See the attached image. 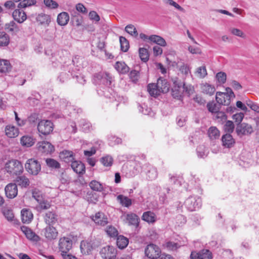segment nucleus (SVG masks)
I'll list each match as a JSON object with an SVG mask.
<instances>
[{
	"label": "nucleus",
	"mask_w": 259,
	"mask_h": 259,
	"mask_svg": "<svg viewBox=\"0 0 259 259\" xmlns=\"http://www.w3.org/2000/svg\"><path fill=\"white\" fill-rule=\"evenodd\" d=\"M93 221L97 225L104 226L108 223L107 218L101 212H98L92 218Z\"/></svg>",
	"instance_id": "19"
},
{
	"label": "nucleus",
	"mask_w": 259,
	"mask_h": 259,
	"mask_svg": "<svg viewBox=\"0 0 259 259\" xmlns=\"http://www.w3.org/2000/svg\"><path fill=\"white\" fill-rule=\"evenodd\" d=\"M230 32L231 33L236 36L244 38L245 37V35L242 31L241 30L238 29V28H232L230 29Z\"/></svg>",
	"instance_id": "64"
},
{
	"label": "nucleus",
	"mask_w": 259,
	"mask_h": 259,
	"mask_svg": "<svg viewBox=\"0 0 259 259\" xmlns=\"http://www.w3.org/2000/svg\"><path fill=\"white\" fill-rule=\"evenodd\" d=\"M35 20L40 25L48 26L51 21V17L49 15L41 13L36 15Z\"/></svg>",
	"instance_id": "20"
},
{
	"label": "nucleus",
	"mask_w": 259,
	"mask_h": 259,
	"mask_svg": "<svg viewBox=\"0 0 259 259\" xmlns=\"http://www.w3.org/2000/svg\"><path fill=\"white\" fill-rule=\"evenodd\" d=\"M94 80L97 83L109 87L111 85L112 77L109 73L100 72L94 75Z\"/></svg>",
	"instance_id": "5"
},
{
	"label": "nucleus",
	"mask_w": 259,
	"mask_h": 259,
	"mask_svg": "<svg viewBox=\"0 0 259 259\" xmlns=\"http://www.w3.org/2000/svg\"><path fill=\"white\" fill-rule=\"evenodd\" d=\"M119 42L120 44L121 50L124 52H126L130 48L128 41L123 36L119 37Z\"/></svg>",
	"instance_id": "47"
},
{
	"label": "nucleus",
	"mask_w": 259,
	"mask_h": 259,
	"mask_svg": "<svg viewBox=\"0 0 259 259\" xmlns=\"http://www.w3.org/2000/svg\"><path fill=\"white\" fill-rule=\"evenodd\" d=\"M253 132L252 126L246 123L238 124L236 128V132L238 135H246L250 134Z\"/></svg>",
	"instance_id": "12"
},
{
	"label": "nucleus",
	"mask_w": 259,
	"mask_h": 259,
	"mask_svg": "<svg viewBox=\"0 0 259 259\" xmlns=\"http://www.w3.org/2000/svg\"><path fill=\"white\" fill-rule=\"evenodd\" d=\"M139 76V72L135 70H132L130 73V77L134 82H136L138 80Z\"/></svg>",
	"instance_id": "62"
},
{
	"label": "nucleus",
	"mask_w": 259,
	"mask_h": 259,
	"mask_svg": "<svg viewBox=\"0 0 259 259\" xmlns=\"http://www.w3.org/2000/svg\"><path fill=\"white\" fill-rule=\"evenodd\" d=\"M39 133L45 136L49 135L53 130V124L49 120H42L37 125Z\"/></svg>",
	"instance_id": "7"
},
{
	"label": "nucleus",
	"mask_w": 259,
	"mask_h": 259,
	"mask_svg": "<svg viewBox=\"0 0 259 259\" xmlns=\"http://www.w3.org/2000/svg\"><path fill=\"white\" fill-rule=\"evenodd\" d=\"M145 253L148 257L151 259H156L160 256L161 250L158 246L153 244H150L146 248Z\"/></svg>",
	"instance_id": "9"
},
{
	"label": "nucleus",
	"mask_w": 259,
	"mask_h": 259,
	"mask_svg": "<svg viewBox=\"0 0 259 259\" xmlns=\"http://www.w3.org/2000/svg\"><path fill=\"white\" fill-rule=\"evenodd\" d=\"M142 219L149 223H153L156 221V215L150 211H146L143 213Z\"/></svg>",
	"instance_id": "37"
},
{
	"label": "nucleus",
	"mask_w": 259,
	"mask_h": 259,
	"mask_svg": "<svg viewBox=\"0 0 259 259\" xmlns=\"http://www.w3.org/2000/svg\"><path fill=\"white\" fill-rule=\"evenodd\" d=\"M72 247V237L71 236L63 237L60 239L59 249L61 252L63 259H76L74 256L68 253Z\"/></svg>",
	"instance_id": "1"
},
{
	"label": "nucleus",
	"mask_w": 259,
	"mask_h": 259,
	"mask_svg": "<svg viewBox=\"0 0 259 259\" xmlns=\"http://www.w3.org/2000/svg\"><path fill=\"white\" fill-rule=\"evenodd\" d=\"M11 65L7 60H0V72L7 73L11 70Z\"/></svg>",
	"instance_id": "42"
},
{
	"label": "nucleus",
	"mask_w": 259,
	"mask_h": 259,
	"mask_svg": "<svg viewBox=\"0 0 259 259\" xmlns=\"http://www.w3.org/2000/svg\"><path fill=\"white\" fill-rule=\"evenodd\" d=\"M197 153L199 157L204 158L206 156V150L203 146H200L197 148Z\"/></svg>",
	"instance_id": "63"
},
{
	"label": "nucleus",
	"mask_w": 259,
	"mask_h": 259,
	"mask_svg": "<svg viewBox=\"0 0 259 259\" xmlns=\"http://www.w3.org/2000/svg\"><path fill=\"white\" fill-rule=\"evenodd\" d=\"M32 197L38 202L43 199L41 192L37 189L32 191Z\"/></svg>",
	"instance_id": "61"
},
{
	"label": "nucleus",
	"mask_w": 259,
	"mask_h": 259,
	"mask_svg": "<svg viewBox=\"0 0 259 259\" xmlns=\"http://www.w3.org/2000/svg\"><path fill=\"white\" fill-rule=\"evenodd\" d=\"M5 29L8 33L14 35H17L20 31L21 27L15 21H11L5 24Z\"/></svg>",
	"instance_id": "13"
},
{
	"label": "nucleus",
	"mask_w": 259,
	"mask_h": 259,
	"mask_svg": "<svg viewBox=\"0 0 259 259\" xmlns=\"http://www.w3.org/2000/svg\"><path fill=\"white\" fill-rule=\"evenodd\" d=\"M225 130L228 133H232L234 129V124L232 121L228 120L226 121L225 126Z\"/></svg>",
	"instance_id": "60"
},
{
	"label": "nucleus",
	"mask_w": 259,
	"mask_h": 259,
	"mask_svg": "<svg viewBox=\"0 0 259 259\" xmlns=\"http://www.w3.org/2000/svg\"><path fill=\"white\" fill-rule=\"evenodd\" d=\"M6 135L10 138H14L17 137L19 131L18 128L14 125H8L5 127Z\"/></svg>",
	"instance_id": "23"
},
{
	"label": "nucleus",
	"mask_w": 259,
	"mask_h": 259,
	"mask_svg": "<svg viewBox=\"0 0 259 259\" xmlns=\"http://www.w3.org/2000/svg\"><path fill=\"white\" fill-rule=\"evenodd\" d=\"M117 200L122 206L127 208L131 206L133 203V200L121 194L117 196Z\"/></svg>",
	"instance_id": "26"
},
{
	"label": "nucleus",
	"mask_w": 259,
	"mask_h": 259,
	"mask_svg": "<svg viewBox=\"0 0 259 259\" xmlns=\"http://www.w3.org/2000/svg\"><path fill=\"white\" fill-rule=\"evenodd\" d=\"M174 86L171 89V95L174 98L180 100L184 92L190 94L192 92L191 88L188 89L185 84L176 78L173 82Z\"/></svg>",
	"instance_id": "2"
},
{
	"label": "nucleus",
	"mask_w": 259,
	"mask_h": 259,
	"mask_svg": "<svg viewBox=\"0 0 259 259\" xmlns=\"http://www.w3.org/2000/svg\"><path fill=\"white\" fill-rule=\"evenodd\" d=\"M18 8L14 11L12 16L14 19L19 23H22L27 19V16L24 11Z\"/></svg>",
	"instance_id": "15"
},
{
	"label": "nucleus",
	"mask_w": 259,
	"mask_h": 259,
	"mask_svg": "<svg viewBox=\"0 0 259 259\" xmlns=\"http://www.w3.org/2000/svg\"><path fill=\"white\" fill-rule=\"evenodd\" d=\"M125 31L134 37H137L138 35V33L136 27L132 24L127 25L125 27Z\"/></svg>",
	"instance_id": "52"
},
{
	"label": "nucleus",
	"mask_w": 259,
	"mask_h": 259,
	"mask_svg": "<svg viewBox=\"0 0 259 259\" xmlns=\"http://www.w3.org/2000/svg\"><path fill=\"white\" fill-rule=\"evenodd\" d=\"M114 67L116 70L121 74H125L130 70L128 66L123 62H117Z\"/></svg>",
	"instance_id": "30"
},
{
	"label": "nucleus",
	"mask_w": 259,
	"mask_h": 259,
	"mask_svg": "<svg viewBox=\"0 0 259 259\" xmlns=\"http://www.w3.org/2000/svg\"><path fill=\"white\" fill-rule=\"evenodd\" d=\"M208 137L211 140L218 139L220 136V133L215 126L210 127L207 132Z\"/></svg>",
	"instance_id": "41"
},
{
	"label": "nucleus",
	"mask_w": 259,
	"mask_h": 259,
	"mask_svg": "<svg viewBox=\"0 0 259 259\" xmlns=\"http://www.w3.org/2000/svg\"><path fill=\"white\" fill-rule=\"evenodd\" d=\"M215 78L220 84H224L227 79V74L225 72L220 71L217 73Z\"/></svg>",
	"instance_id": "53"
},
{
	"label": "nucleus",
	"mask_w": 259,
	"mask_h": 259,
	"mask_svg": "<svg viewBox=\"0 0 259 259\" xmlns=\"http://www.w3.org/2000/svg\"><path fill=\"white\" fill-rule=\"evenodd\" d=\"M156 84L160 93H166L168 92L169 85L166 79L159 78Z\"/></svg>",
	"instance_id": "22"
},
{
	"label": "nucleus",
	"mask_w": 259,
	"mask_h": 259,
	"mask_svg": "<svg viewBox=\"0 0 259 259\" xmlns=\"http://www.w3.org/2000/svg\"><path fill=\"white\" fill-rule=\"evenodd\" d=\"M201 89L203 93L210 96L213 95L215 91V89L213 85L207 83L201 84Z\"/></svg>",
	"instance_id": "34"
},
{
	"label": "nucleus",
	"mask_w": 259,
	"mask_h": 259,
	"mask_svg": "<svg viewBox=\"0 0 259 259\" xmlns=\"http://www.w3.org/2000/svg\"><path fill=\"white\" fill-rule=\"evenodd\" d=\"M45 161L48 167L51 169H58L61 167V164L56 160L48 158L45 159Z\"/></svg>",
	"instance_id": "40"
},
{
	"label": "nucleus",
	"mask_w": 259,
	"mask_h": 259,
	"mask_svg": "<svg viewBox=\"0 0 259 259\" xmlns=\"http://www.w3.org/2000/svg\"><path fill=\"white\" fill-rule=\"evenodd\" d=\"M59 156L65 162H72L74 159L73 153L71 151H63L60 153Z\"/></svg>",
	"instance_id": "25"
},
{
	"label": "nucleus",
	"mask_w": 259,
	"mask_h": 259,
	"mask_svg": "<svg viewBox=\"0 0 259 259\" xmlns=\"http://www.w3.org/2000/svg\"><path fill=\"white\" fill-rule=\"evenodd\" d=\"M139 56L141 60L144 62L148 61L149 58V55L147 49L141 48L139 50Z\"/></svg>",
	"instance_id": "49"
},
{
	"label": "nucleus",
	"mask_w": 259,
	"mask_h": 259,
	"mask_svg": "<svg viewBox=\"0 0 259 259\" xmlns=\"http://www.w3.org/2000/svg\"><path fill=\"white\" fill-rule=\"evenodd\" d=\"M220 105H218L214 102H209L207 104L208 111L211 113L218 112L220 110Z\"/></svg>",
	"instance_id": "54"
},
{
	"label": "nucleus",
	"mask_w": 259,
	"mask_h": 259,
	"mask_svg": "<svg viewBox=\"0 0 259 259\" xmlns=\"http://www.w3.org/2000/svg\"><path fill=\"white\" fill-rule=\"evenodd\" d=\"M45 220L46 224H48L49 226H51L57 222V215L54 212L49 211L46 213L45 217Z\"/></svg>",
	"instance_id": "33"
},
{
	"label": "nucleus",
	"mask_w": 259,
	"mask_h": 259,
	"mask_svg": "<svg viewBox=\"0 0 259 259\" xmlns=\"http://www.w3.org/2000/svg\"><path fill=\"white\" fill-rule=\"evenodd\" d=\"M101 162L104 166L110 167L112 165L113 162V158L110 155H106L100 159Z\"/></svg>",
	"instance_id": "48"
},
{
	"label": "nucleus",
	"mask_w": 259,
	"mask_h": 259,
	"mask_svg": "<svg viewBox=\"0 0 259 259\" xmlns=\"http://www.w3.org/2000/svg\"><path fill=\"white\" fill-rule=\"evenodd\" d=\"M45 235L48 239H54L57 237L58 232L55 228L49 226L46 228Z\"/></svg>",
	"instance_id": "28"
},
{
	"label": "nucleus",
	"mask_w": 259,
	"mask_h": 259,
	"mask_svg": "<svg viewBox=\"0 0 259 259\" xmlns=\"http://www.w3.org/2000/svg\"><path fill=\"white\" fill-rule=\"evenodd\" d=\"M201 199L199 197L191 196L186 199L185 205L190 211H195L201 206Z\"/></svg>",
	"instance_id": "6"
},
{
	"label": "nucleus",
	"mask_w": 259,
	"mask_h": 259,
	"mask_svg": "<svg viewBox=\"0 0 259 259\" xmlns=\"http://www.w3.org/2000/svg\"><path fill=\"white\" fill-rule=\"evenodd\" d=\"M21 230L29 240L35 242L40 240V237L27 227L22 226Z\"/></svg>",
	"instance_id": "17"
},
{
	"label": "nucleus",
	"mask_w": 259,
	"mask_h": 259,
	"mask_svg": "<svg viewBox=\"0 0 259 259\" xmlns=\"http://www.w3.org/2000/svg\"><path fill=\"white\" fill-rule=\"evenodd\" d=\"M105 232L110 237H116L117 236L118 234L117 230L111 225L108 226L106 227Z\"/></svg>",
	"instance_id": "50"
},
{
	"label": "nucleus",
	"mask_w": 259,
	"mask_h": 259,
	"mask_svg": "<svg viewBox=\"0 0 259 259\" xmlns=\"http://www.w3.org/2000/svg\"><path fill=\"white\" fill-rule=\"evenodd\" d=\"M89 186L91 189L94 191L101 192L103 190V184L96 180L92 181L90 183Z\"/></svg>",
	"instance_id": "45"
},
{
	"label": "nucleus",
	"mask_w": 259,
	"mask_h": 259,
	"mask_svg": "<svg viewBox=\"0 0 259 259\" xmlns=\"http://www.w3.org/2000/svg\"><path fill=\"white\" fill-rule=\"evenodd\" d=\"M35 3V0H23L18 5V8H25L33 5Z\"/></svg>",
	"instance_id": "55"
},
{
	"label": "nucleus",
	"mask_w": 259,
	"mask_h": 259,
	"mask_svg": "<svg viewBox=\"0 0 259 259\" xmlns=\"http://www.w3.org/2000/svg\"><path fill=\"white\" fill-rule=\"evenodd\" d=\"M129 225L137 226L139 223L138 216L134 213H128L123 215Z\"/></svg>",
	"instance_id": "21"
},
{
	"label": "nucleus",
	"mask_w": 259,
	"mask_h": 259,
	"mask_svg": "<svg viewBox=\"0 0 259 259\" xmlns=\"http://www.w3.org/2000/svg\"><path fill=\"white\" fill-rule=\"evenodd\" d=\"M191 259H212L211 252L207 249H203L199 252L192 251L190 255Z\"/></svg>",
	"instance_id": "11"
},
{
	"label": "nucleus",
	"mask_w": 259,
	"mask_h": 259,
	"mask_svg": "<svg viewBox=\"0 0 259 259\" xmlns=\"http://www.w3.org/2000/svg\"><path fill=\"white\" fill-rule=\"evenodd\" d=\"M21 219L23 223H29L33 219V214L30 210L23 209L21 210Z\"/></svg>",
	"instance_id": "27"
},
{
	"label": "nucleus",
	"mask_w": 259,
	"mask_h": 259,
	"mask_svg": "<svg viewBox=\"0 0 259 259\" xmlns=\"http://www.w3.org/2000/svg\"><path fill=\"white\" fill-rule=\"evenodd\" d=\"M16 183L22 187H27L29 185V180L25 176L18 177L16 179Z\"/></svg>",
	"instance_id": "44"
},
{
	"label": "nucleus",
	"mask_w": 259,
	"mask_h": 259,
	"mask_svg": "<svg viewBox=\"0 0 259 259\" xmlns=\"http://www.w3.org/2000/svg\"><path fill=\"white\" fill-rule=\"evenodd\" d=\"M44 3L47 8L51 9H57L59 6L58 3L53 0H44Z\"/></svg>",
	"instance_id": "57"
},
{
	"label": "nucleus",
	"mask_w": 259,
	"mask_h": 259,
	"mask_svg": "<svg viewBox=\"0 0 259 259\" xmlns=\"http://www.w3.org/2000/svg\"><path fill=\"white\" fill-rule=\"evenodd\" d=\"M2 211L8 221L12 222L14 220V214L12 209L5 208L2 209Z\"/></svg>",
	"instance_id": "46"
},
{
	"label": "nucleus",
	"mask_w": 259,
	"mask_h": 259,
	"mask_svg": "<svg viewBox=\"0 0 259 259\" xmlns=\"http://www.w3.org/2000/svg\"><path fill=\"white\" fill-rule=\"evenodd\" d=\"M79 125L82 130L85 132L89 131L91 127L90 123L84 119H82L80 120Z\"/></svg>",
	"instance_id": "56"
},
{
	"label": "nucleus",
	"mask_w": 259,
	"mask_h": 259,
	"mask_svg": "<svg viewBox=\"0 0 259 259\" xmlns=\"http://www.w3.org/2000/svg\"><path fill=\"white\" fill-rule=\"evenodd\" d=\"M36 146L39 152L45 154H51L55 150L54 146L47 141L39 142Z\"/></svg>",
	"instance_id": "10"
},
{
	"label": "nucleus",
	"mask_w": 259,
	"mask_h": 259,
	"mask_svg": "<svg viewBox=\"0 0 259 259\" xmlns=\"http://www.w3.org/2000/svg\"><path fill=\"white\" fill-rule=\"evenodd\" d=\"M71 166L74 172L79 175H83L85 172V165L80 161L73 160Z\"/></svg>",
	"instance_id": "18"
},
{
	"label": "nucleus",
	"mask_w": 259,
	"mask_h": 259,
	"mask_svg": "<svg viewBox=\"0 0 259 259\" xmlns=\"http://www.w3.org/2000/svg\"><path fill=\"white\" fill-rule=\"evenodd\" d=\"M196 74L197 77L200 78H205L207 75V70L205 66L204 65L198 67L196 71Z\"/></svg>",
	"instance_id": "51"
},
{
	"label": "nucleus",
	"mask_w": 259,
	"mask_h": 259,
	"mask_svg": "<svg viewBox=\"0 0 259 259\" xmlns=\"http://www.w3.org/2000/svg\"><path fill=\"white\" fill-rule=\"evenodd\" d=\"M138 109L140 112L144 115H149L151 111V108H148L145 104L139 105L138 106Z\"/></svg>",
	"instance_id": "58"
},
{
	"label": "nucleus",
	"mask_w": 259,
	"mask_h": 259,
	"mask_svg": "<svg viewBox=\"0 0 259 259\" xmlns=\"http://www.w3.org/2000/svg\"><path fill=\"white\" fill-rule=\"evenodd\" d=\"M100 253L103 259H118L116 256L117 250L112 246L107 245L103 247Z\"/></svg>",
	"instance_id": "8"
},
{
	"label": "nucleus",
	"mask_w": 259,
	"mask_h": 259,
	"mask_svg": "<svg viewBox=\"0 0 259 259\" xmlns=\"http://www.w3.org/2000/svg\"><path fill=\"white\" fill-rule=\"evenodd\" d=\"M80 248L82 254H87L93 249V246L90 242L83 240L80 243Z\"/></svg>",
	"instance_id": "35"
},
{
	"label": "nucleus",
	"mask_w": 259,
	"mask_h": 259,
	"mask_svg": "<svg viewBox=\"0 0 259 259\" xmlns=\"http://www.w3.org/2000/svg\"><path fill=\"white\" fill-rule=\"evenodd\" d=\"M128 244V239L122 236H117L116 240V244L119 248L123 249L125 248Z\"/></svg>",
	"instance_id": "38"
},
{
	"label": "nucleus",
	"mask_w": 259,
	"mask_h": 259,
	"mask_svg": "<svg viewBox=\"0 0 259 259\" xmlns=\"http://www.w3.org/2000/svg\"><path fill=\"white\" fill-rule=\"evenodd\" d=\"M148 39L151 41L157 44L161 47H165L166 46V42L164 39L162 37L157 35H150Z\"/></svg>",
	"instance_id": "32"
},
{
	"label": "nucleus",
	"mask_w": 259,
	"mask_h": 259,
	"mask_svg": "<svg viewBox=\"0 0 259 259\" xmlns=\"http://www.w3.org/2000/svg\"><path fill=\"white\" fill-rule=\"evenodd\" d=\"M147 175L150 180H153L155 179L157 176V172L156 169L154 167L151 168L148 170Z\"/></svg>",
	"instance_id": "59"
},
{
	"label": "nucleus",
	"mask_w": 259,
	"mask_h": 259,
	"mask_svg": "<svg viewBox=\"0 0 259 259\" xmlns=\"http://www.w3.org/2000/svg\"><path fill=\"white\" fill-rule=\"evenodd\" d=\"M25 168L29 174L36 176L41 170V164L38 160L34 158H30L26 161Z\"/></svg>",
	"instance_id": "4"
},
{
	"label": "nucleus",
	"mask_w": 259,
	"mask_h": 259,
	"mask_svg": "<svg viewBox=\"0 0 259 259\" xmlns=\"http://www.w3.org/2000/svg\"><path fill=\"white\" fill-rule=\"evenodd\" d=\"M163 246L167 250L174 252L177 251L181 247V245L177 242L168 241L166 242Z\"/></svg>",
	"instance_id": "31"
},
{
	"label": "nucleus",
	"mask_w": 259,
	"mask_h": 259,
	"mask_svg": "<svg viewBox=\"0 0 259 259\" xmlns=\"http://www.w3.org/2000/svg\"><path fill=\"white\" fill-rule=\"evenodd\" d=\"M147 91L151 96L156 97L160 95V91L157 84L150 83L147 86Z\"/></svg>",
	"instance_id": "39"
},
{
	"label": "nucleus",
	"mask_w": 259,
	"mask_h": 259,
	"mask_svg": "<svg viewBox=\"0 0 259 259\" xmlns=\"http://www.w3.org/2000/svg\"><path fill=\"white\" fill-rule=\"evenodd\" d=\"M6 196L10 199L15 198L18 194L17 186L15 183L8 184L5 189Z\"/></svg>",
	"instance_id": "14"
},
{
	"label": "nucleus",
	"mask_w": 259,
	"mask_h": 259,
	"mask_svg": "<svg viewBox=\"0 0 259 259\" xmlns=\"http://www.w3.org/2000/svg\"><path fill=\"white\" fill-rule=\"evenodd\" d=\"M69 20V16L67 13L62 12L57 17V22L60 26H65Z\"/></svg>",
	"instance_id": "29"
},
{
	"label": "nucleus",
	"mask_w": 259,
	"mask_h": 259,
	"mask_svg": "<svg viewBox=\"0 0 259 259\" xmlns=\"http://www.w3.org/2000/svg\"><path fill=\"white\" fill-rule=\"evenodd\" d=\"M5 170L11 176L21 175L23 171V166L21 162L16 159L7 161L5 166Z\"/></svg>",
	"instance_id": "3"
},
{
	"label": "nucleus",
	"mask_w": 259,
	"mask_h": 259,
	"mask_svg": "<svg viewBox=\"0 0 259 259\" xmlns=\"http://www.w3.org/2000/svg\"><path fill=\"white\" fill-rule=\"evenodd\" d=\"M215 100L220 105H228L230 103V97L229 95L225 93L217 92Z\"/></svg>",
	"instance_id": "16"
},
{
	"label": "nucleus",
	"mask_w": 259,
	"mask_h": 259,
	"mask_svg": "<svg viewBox=\"0 0 259 259\" xmlns=\"http://www.w3.org/2000/svg\"><path fill=\"white\" fill-rule=\"evenodd\" d=\"M9 43V35L5 32L0 31V47H6Z\"/></svg>",
	"instance_id": "43"
},
{
	"label": "nucleus",
	"mask_w": 259,
	"mask_h": 259,
	"mask_svg": "<svg viewBox=\"0 0 259 259\" xmlns=\"http://www.w3.org/2000/svg\"><path fill=\"white\" fill-rule=\"evenodd\" d=\"M20 142L22 146L30 147L33 145L35 140L30 136H24L21 138Z\"/></svg>",
	"instance_id": "36"
},
{
	"label": "nucleus",
	"mask_w": 259,
	"mask_h": 259,
	"mask_svg": "<svg viewBox=\"0 0 259 259\" xmlns=\"http://www.w3.org/2000/svg\"><path fill=\"white\" fill-rule=\"evenodd\" d=\"M223 145L227 148H231L235 144V141L231 135L227 134L223 135L222 138Z\"/></svg>",
	"instance_id": "24"
}]
</instances>
